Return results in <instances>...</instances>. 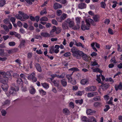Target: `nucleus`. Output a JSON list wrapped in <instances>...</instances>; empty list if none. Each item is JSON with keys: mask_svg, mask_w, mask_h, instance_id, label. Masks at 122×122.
Returning a JSON list of instances; mask_svg holds the SVG:
<instances>
[{"mask_svg": "<svg viewBox=\"0 0 122 122\" xmlns=\"http://www.w3.org/2000/svg\"><path fill=\"white\" fill-rule=\"evenodd\" d=\"M67 15L65 13L63 14L61 16V18L62 20H64L66 17Z\"/></svg>", "mask_w": 122, "mask_h": 122, "instance_id": "7c9ffc66", "label": "nucleus"}, {"mask_svg": "<svg viewBox=\"0 0 122 122\" xmlns=\"http://www.w3.org/2000/svg\"><path fill=\"white\" fill-rule=\"evenodd\" d=\"M17 82L18 84H22L23 81L21 78L18 79L17 80Z\"/></svg>", "mask_w": 122, "mask_h": 122, "instance_id": "ea45409f", "label": "nucleus"}, {"mask_svg": "<svg viewBox=\"0 0 122 122\" xmlns=\"http://www.w3.org/2000/svg\"><path fill=\"white\" fill-rule=\"evenodd\" d=\"M35 66L37 71L40 72H41L42 71L41 67L40 64L38 63H36L35 64Z\"/></svg>", "mask_w": 122, "mask_h": 122, "instance_id": "0eeeda50", "label": "nucleus"}, {"mask_svg": "<svg viewBox=\"0 0 122 122\" xmlns=\"http://www.w3.org/2000/svg\"><path fill=\"white\" fill-rule=\"evenodd\" d=\"M30 94H34L36 92V90L33 86H31L30 88Z\"/></svg>", "mask_w": 122, "mask_h": 122, "instance_id": "a211bd4d", "label": "nucleus"}, {"mask_svg": "<svg viewBox=\"0 0 122 122\" xmlns=\"http://www.w3.org/2000/svg\"><path fill=\"white\" fill-rule=\"evenodd\" d=\"M1 87L3 90L6 92L7 91L9 86L8 84H2Z\"/></svg>", "mask_w": 122, "mask_h": 122, "instance_id": "4468645a", "label": "nucleus"}, {"mask_svg": "<svg viewBox=\"0 0 122 122\" xmlns=\"http://www.w3.org/2000/svg\"><path fill=\"white\" fill-rule=\"evenodd\" d=\"M93 71L95 72H99L100 73H102L103 72L102 71L100 70L99 68H98L93 69Z\"/></svg>", "mask_w": 122, "mask_h": 122, "instance_id": "393cba45", "label": "nucleus"}, {"mask_svg": "<svg viewBox=\"0 0 122 122\" xmlns=\"http://www.w3.org/2000/svg\"><path fill=\"white\" fill-rule=\"evenodd\" d=\"M35 37L36 39H38L40 38L42 39V37L40 35H35Z\"/></svg>", "mask_w": 122, "mask_h": 122, "instance_id": "0e129e2a", "label": "nucleus"}, {"mask_svg": "<svg viewBox=\"0 0 122 122\" xmlns=\"http://www.w3.org/2000/svg\"><path fill=\"white\" fill-rule=\"evenodd\" d=\"M98 16L97 15H95L93 16V19L94 21L96 22H97L99 21Z\"/></svg>", "mask_w": 122, "mask_h": 122, "instance_id": "a878e982", "label": "nucleus"}, {"mask_svg": "<svg viewBox=\"0 0 122 122\" xmlns=\"http://www.w3.org/2000/svg\"><path fill=\"white\" fill-rule=\"evenodd\" d=\"M19 90L18 84H14L11 87L9 92L10 94L14 95L16 94V92L19 91Z\"/></svg>", "mask_w": 122, "mask_h": 122, "instance_id": "f03ea898", "label": "nucleus"}, {"mask_svg": "<svg viewBox=\"0 0 122 122\" xmlns=\"http://www.w3.org/2000/svg\"><path fill=\"white\" fill-rule=\"evenodd\" d=\"M76 25L78 26L80 25V21L79 18L78 17L76 18Z\"/></svg>", "mask_w": 122, "mask_h": 122, "instance_id": "f704fd0d", "label": "nucleus"}, {"mask_svg": "<svg viewBox=\"0 0 122 122\" xmlns=\"http://www.w3.org/2000/svg\"><path fill=\"white\" fill-rule=\"evenodd\" d=\"M5 4V0H2L0 1V7H2Z\"/></svg>", "mask_w": 122, "mask_h": 122, "instance_id": "bb28decb", "label": "nucleus"}, {"mask_svg": "<svg viewBox=\"0 0 122 122\" xmlns=\"http://www.w3.org/2000/svg\"><path fill=\"white\" fill-rule=\"evenodd\" d=\"M98 95L97 92L88 93L87 94V97H92Z\"/></svg>", "mask_w": 122, "mask_h": 122, "instance_id": "39448f33", "label": "nucleus"}, {"mask_svg": "<svg viewBox=\"0 0 122 122\" xmlns=\"http://www.w3.org/2000/svg\"><path fill=\"white\" fill-rule=\"evenodd\" d=\"M82 57L83 59L86 61H87L88 60V57L83 52V54L82 55L81 57Z\"/></svg>", "mask_w": 122, "mask_h": 122, "instance_id": "6ab92c4d", "label": "nucleus"}, {"mask_svg": "<svg viewBox=\"0 0 122 122\" xmlns=\"http://www.w3.org/2000/svg\"><path fill=\"white\" fill-rule=\"evenodd\" d=\"M61 31V29L60 28L58 27L56 29V34H59Z\"/></svg>", "mask_w": 122, "mask_h": 122, "instance_id": "3c124183", "label": "nucleus"}, {"mask_svg": "<svg viewBox=\"0 0 122 122\" xmlns=\"http://www.w3.org/2000/svg\"><path fill=\"white\" fill-rule=\"evenodd\" d=\"M4 29L7 32H8L9 31L8 28L5 25H3Z\"/></svg>", "mask_w": 122, "mask_h": 122, "instance_id": "052dcab7", "label": "nucleus"}, {"mask_svg": "<svg viewBox=\"0 0 122 122\" xmlns=\"http://www.w3.org/2000/svg\"><path fill=\"white\" fill-rule=\"evenodd\" d=\"M105 107L106 108L104 109V111L106 112L109 109L110 107L108 105H107L105 106Z\"/></svg>", "mask_w": 122, "mask_h": 122, "instance_id": "5fc2aeb1", "label": "nucleus"}, {"mask_svg": "<svg viewBox=\"0 0 122 122\" xmlns=\"http://www.w3.org/2000/svg\"><path fill=\"white\" fill-rule=\"evenodd\" d=\"M94 112L93 110L91 109H88L86 111V113L87 115H92Z\"/></svg>", "mask_w": 122, "mask_h": 122, "instance_id": "aec40b11", "label": "nucleus"}, {"mask_svg": "<svg viewBox=\"0 0 122 122\" xmlns=\"http://www.w3.org/2000/svg\"><path fill=\"white\" fill-rule=\"evenodd\" d=\"M35 73H34L33 72L31 73V74L28 76L27 77V78L28 79L31 80L34 76H35Z\"/></svg>", "mask_w": 122, "mask_h": 122, "instance_id": "4be33fe9", "label": "nucleus"}, {"mask_svg": "<svg viewBox=\"0 0 122 122\" xmlns=\"http://www.w3.org/2000/svg\"><path fill=\"white\" fill-rule=\"evenodd\" d=\"M71 51L72 53L73 56L76 58L80 59L81 58V56L83 54V52L77 49L75 47H73L71 49Z\"/></svg>", "mask_w": 122, "mask_h": 122, "instance_id": "f257e3e1", "label": "nucleus"}, {"mask_svg": "<svg viewBox=\"0 0 122 122\" xmlns=\"http://www.w3.org/2000/svg\"><path fill=\"white\" fill-rule=\"evenodd\" d=\"M80 28V25H77V26H75L73 27L72 28V29L74 30H77L79 29Z\"/></svg>", "mask_w": 122, "mask_h": 122, "instance_id": "69168bd1", "label": "nucleus"}, {"mask_svg": "<svg viewBox=\"0 0 122 122\" xmlns=\"http://www.w3.org/2000/svg\"><path fill=\"white\" fill-rule=\"evenodd\" d=\"M45 9V11L44 10H43L40 12V14L41 15H43L44 14H46L47 13V12L46 9Z\"/></svg>", "mask_w": 122, "mask_h": 122, "instance_id": "13d9d810", "label": "nucleus"}, {"mask_svg": "<svg viewBox=\"0 0 122 122\" xmlns=\"http://www.w3.org/2000/svg\"><path fill=\"white\" fill-rule=\"evenodd\" d=\"M71 54L70 52H68L65 53L64 55L63 56H64L66 57H68L71 55Z\"/></svg>", "mask_w": 122, "mask_h": 122, "instance_id": "de8ad7c7", "label": "nucleus"}, {"mask_svg": "<svg viewBox=\"0 0 122 122\" xmlns=\"http://www.w3.org/2000/svg\"><path fill=\"white\" fill-rule=\"evenodd\" d=\"M109 87L108 84H102L101 87L103 90H105L107 89Z\"/></svg>", "mask_w": 122, "mask_h": 122, "instance_id": "f3484780", "label": "nucleus"}, {"mask_svg": "<svg viewBox=\"0 0 122 122\" xmlns=\"http://www.w3.org/2000/svg\"><path fill=\"white\" fill-rule=\"evenodd\" d=\"M0 76L2 75L3 77H6L5 73L4 72H0Z\"/></svg>", "mask_w": 122, "mask_h": 122, "instance_id": "680f3d73", "label": "nucleus"}, {"mask_svg": "<svg viewBox=\"0 0 122 122\" xmlns=\"http://www.w3.org/2000/svg\"><path fill=\"white\" fill-rule=\"evenodd\" d=\"M54 8L56 10L58 8H60L62 7L61 5L57 3H55L54 5Z\"/></svg>", "mask_w": 122, "mask_h": 122, "instance_id": "f8f14e48", "label": "nucleus"}, {"mask_svg": "<svg viewBox=\"0 0 122 122\" xmlns=\"http://www.w3.org/2000/svg\"><path fill=\"white\" fill-rule=\"evenodd\" d=\"M41 85L43 87L46 89H47L49 87L48 84H41Z\"/></svg>", "mask_w": 122, "mask_h": 122, "instance_id": "6e6d98bb", "label": "nucleus"}, {"mask_svg": "<svg viewBox=\"0 0 122 122\" xmlns=\"http://www.w3.org/2000/svg\"><path fill=\"white\" fill-rule=\"evenodd\" d=\"M19 14H16L15 15V17L17 19H20L22 18V17Z\"/></svg>", "mask_w": 122, "mask_h": 122, "instance_id": "8fccbe9b", "label": "nucleus"}, {"mask_svg": "<svg viewBox=\"0 0 122 122\" xmlns=\"http://www.w3.org/2000/svg\"><path fill=\"white\" fill-rule=\"evenodd\" d=\"M4 49H0V55L3 56L4 55Z\"/></svg>", "mask_w": 122, "mask_h": 122, "instance_id": "603ef678", "label": "nucleus"}, {"mask_svg": "<svg viewBox=\"0 0 122 122\" xmlns=\"http://www.w3.org/2000/svg\"><path fill=\"white\" fill-rule=\"evenodd\" d=\"M88 122H97V121L95 117L91 116L89 117Z\"/></svg>", "mask_w": 122, "mask_h": 122, "instance_id": "ddd939ff", "label": "nucleus"}, {"mask_svg": "<svg viewBox=\"0 0 122 122\" xmlns=\"http://www.w3.org/2000/svg\"><path fill=\"white\" fill-rule=\"evenodd\" d=\"M41 36L45 37H50V35L47 32H42L41 33Z\"/></svg>", "mask_w": 122, "mask_h": 122, "instance_id": "2eb2a0df", "label": "nucleus"}, {"mask_svg": "<svg viewBox=\"0 0 122 122\" xmlns=\"http://www.w3.org/2000/svg\"><path fill=\"white\" fill-rule=\"evenodd\" d=\"M1 113L2 115L4 116H5L6 114V111L4 110H2L1 112Z\"/></svg>", "mask_w": 122, "mask_h": 122, "instance_id": "e2e57ef3", "label": "nucleus"}, {"mask_svg": "<svg viewBox=\"0 0 122 122\" xmlns=\"http://www.w3.org/2000/svg\"><path fill=\"white\" fill-rule=\"evenodd\" d=\"M108 32L110 34L113 35V33L112 30L110 28H109L108 30Z\"/></svg>", "mask_w": 122, "mask_h": 122, "instance_id": "338daca9", "label": "nucleus"}, {"mask_svg": "<svg viewBox=\"0 0 122 122\" xmlns=\"http://www.w3.org/2000/svg\"><path fill=\"white\" fill-rule=\"evenodd\" d=\"M40 20L41 21H48V20L47 17L45 16L40 18Z\"/></svg>", "mask_w": 122, "mask_h": 122, "instance_id": "a19ab883", "label": "nucleus"}, {"mask_svg": "<svg viewBox=\"0 0 122 122\" xmlns=\"http://www.w3.org/2000/svg\"><path fill=\"white\" fill-rule=\"evenodd\" d=\"M77 46L79 47L81 46L82 48H84V46L82 45V43L80 42H79L78 43Z\"/></svg>", "mask_w": 122, "mask_h": 122, "instance_id": "4d7b16f0", "label": "nucleus"}, {"mask_svg": "<svg viewBox=\"0 0 122 122\" xmlns=\"http://www.w3.org/2000/svg\"><path fill=\"white\" fill-rule=\"evenodd\" d=\"M63 113L66 114L67 115L69 113V110L67 108H65L63 109Z\"/></svg>", "mask_w": 122, "mask_h": 122, "instance_id": "c756f323", "label": "nucleus"}, {"mask_svg": "<svg viewBox=\"0 0 122 122\" xmlns=\"http://www.w3.org/2000/svg\"><path fill=\"white\" fill-rule=\"evenodd\" d=\"M65 76V73L64 72L62 73L60 76L57 75V77L59 78H63Z\"/></svg>", "mask_w": 122, "mask_h": 122, "instance_id": "c9c22d12", "label": "nucleus"}, {"mask_svg": "<svg viewBox=\"0 0 122 122\" xmlns=\"http://www.w3.org/2000/svg\"><path fill=\"white\" fill-rule=\"evenodd\" d=\"M62 14V11L61 10H58L57 11V15L58 16H60Z\"/></svg>", "mask_w": 122, "mask_h": 122, "instance_id": "864d4df0", "label": "nucleus"}, {"mask_svg": "<svg viewBox=\"0 0 122 122\" xmlns=\"http://www.w3.org/2000/svg\"><path fill=\"white\" fill-rule=\"evenodd\" d=\"M52 23L55 25H57V23L56 20L54 19H53L52 20Z\"/></svg>", "mask_w": 122, "mask_h": 122, "instance_id": "774afa93", "label": "nucleus"}, {"mask_svg": "<svg viewBox=\"0 0 122 122\" xmlns=\"http://www.w3.org/2000/svg\"><path fill=\"white\" fill-rule=\"evenodd\" d=\"M16 19L15 17H12L10 19V20L12 23L15 22Z\"/></svg>", "mask_w": 122, "mask_h": 122, "instance_id": "bf43d9fd", "label": "nucleus"}, {"mask_svg": "<svg viewBox=\"0 0 122 122\" xmlns=\"http://www.w3.org/2000/svg\"><path fill=\"white\" fill-rule=\"evenodd\" d=\"M101 104V102H96L93 104V106L95 107H97L100 106Z\"/></svg>", "mask_w": 122, "mask_h": 122, "instance_id": "5701e85b", "label": "nucleus"}, {"mask_svg": "<svg viewBox=\"0 0 122 122\" xmlns=\"http://www.w3.org/2000/svg\"><path fill=\"white\" fill-rule=\"evenodd\" d=\"M19 14L22 15L24 19H28L29 18V16L26 14L23 13L22 12L19 11Z\"/></svg>", "mask_w": 122, "mask_h": 122, "instance_id": "1a4fd4ad", "label": "nucleus"}, {"mask_svg": "<svg viewBox=\"0 0 122 122\" xmlns=\"http://www.w3.org/2000/svg\"><path fill=\"white\" fill-rule=\"evenodd\" d=\"M84 91H79L76 93V95L78 96H81L82 94L84 93Z\"/></svg>", "mask_w": 122, "mask_h": 122, "instance_id": "49530a36", "label": "nucleus"}, {"mask_svg": "<svg viewBox=\"0 0 122 122\" xmlns=\"http://www.w3.org/2000/svg\"><path fill=\"white\" fill-rule=\"evenodd\" d=\"M89 26H88L87 27L86 26H81V29L83 30H88L89 29Z\"/></svg>", "mask_w": 122, "mask_h": 122, "instance_id": "473e14b6", "label": "nucleus"}, {"mask_svg": "<svg viewBox=\"0 0 122 122\" xmlns=\"http://www.w3.org/2000/svg\"><path fill=\"white\" fill-rule=\"evenodd\" d=\"M115 87L116 91H117L118 90H121L122 89V84H116Z\"/></svg>", "mask_w": 122, "mask_h": 122, "instance_id": "dca6fc26", "label": "nucleus"}, {"mask_svg": "<svg viewBox=\"0 0 122 122\" xmlns=\"http://www.w3.org/2000/svg\"><path fill=\"white\" fill-rule=\"evenodd\" d=\"M69 70L73 71V72L79 71V70L76 67H73L69 69Z\"/></svg>", "mask_w": 122, "mask_h": 122, "instance_id": "58836bf2", "label": "nucleus"}, {"mask_svg": "<svg viewBox=\"0 0 122 122\" xmlns=\"http://www.w3.org/2000/svg\"><path fill=\"white\" fill-rule=\"evenodd\" d=\"M66 21L68 24L69 26L70 27H73L74 25V22L73 21L71 20L70 18H68L66 20Z\"/></svg>", "mask_w": 122, "mask_h": 122, "instance_id": "20e7f679", "label": "nucleus"}, {"mask_svg": "<svg viewBox=\"0 0 122 122\" xmlns=\"http://www.w3.org/2000/svg\"><path fill=\"white\" fill-rule=\"evenodd\" d=\"M32 52H29L27 54V58L29 59H31L32 56Z\"/></svg>", "mask_w": 122, "mask_h": 122, "instance_id": "79ce46f5", "label": "nucleus"}, {"mask_svg": "<svg viewBox=\"0 0 122 122\" xmlns=\"http://www.w3.org/2000/svg\"><path fill=\"white\" fill-rule=\"evenodd\" d=\"M47 80L49 81H51L52 82V83H53L54 84H57L56 81L55 80H54L53 79H52V78H48Z\"/></svg>", "mask_w": 122, "mask_h": 122, "instance_id": "37998d69", "label": "nucleus"}, {"mask_svg": "<svg viewBox=\"0 0 122 122\" xmlns=\"http://www.w3.org/2000/svg\"><path fill=\"white\" fill-rule=\"evenodd\" d=\"M39 91L40 94L42 96L45 95L46 94V92L42 89L39 90Z\"/></svg>", "mask_w": 122, "mask_h": 122, "instance_id": "c85d7f7f", "label": "nucleus"}, {"mask_svg": "<svg viewBox=\"0 0 122 122\" xmlns=\"http://www.w3.org/2000/svg\"><path fill=\"white\" fill-rule=\"evenodd\" d=\"M25 43V40H22L20 42L19 46L20 47H21L23 46H24Z\"/></svg>", "mask_w": 122, "mask_h": 122, "instance_id": "72a5a7b5", "label": "nucleus"}, {"mask_svg": "<svg viewBox=\"0 0 122 122\" xmlns=\"http://www.w3.org/2000/svg\"><path fill=\"white\" fill-rule=\"evenodd\" d=\"M82 120L85 122H88V118H87L86 116H83L81 117Z\"/></svg>", "mask_w": 122, "mask_h": 122, "instance_id": "cd10ccee", "label": "nucleus"}, {"mask_svg": "<svg viewBox=\"0 0 122 122\" xmlns=\"http://www.w3.org/2000/svg\"><path fill=\"white\" fill-rule=\"evenodd\" d=\"M86 23L87 25L88 26H90V23H93V20L90 18H88L86 19Z\"/></svg>", "mask_w": 122, "mask_h": 122, "instance_id": "6e6552de", "label": "nucleus"}, {"mask_svg": "<svg viewBox=\"0 0 122 122\" xmlns=\"http://www.w3.org/2000/svg\"><path fill=\"white\" fill-rule=\"evenodd\" d=\"M83 102V100L82 99H81L80 100H76L75 101V102L76 103H79L80 104H81Z\"/></svg>", "mask_w": 122, "mask_h": 122, "instance_id": "4c0bfd02", "label": "nucleus"}, {"mask_svg": "<svg viewBox=\"0 0 122 122\" xmlns=\"http://www.w3.org/2000/svg\"><path fill=\"white\" fill-rule=\"evenodd\" d=\"M72 74H67L66 75V77L68 80L69 82L72 84H76V81L74 79H73L71 77Z\"/></svg>", "mask_w": 122, "mask_h": 122, "instance_id": "7ed1b4c3", "label": "nucleus"}, {"mask_svg": "<svg viewBox=\"0 0 122 122\" xmlns=\"http://www.w3.org/2000/svg\"><path fill=\"white\" fill-rule=\"evenodd\" d=\"M78 7L79 8L81 9L85 8L86 7V5L84 3H81L78 4Z\"/></svg>", "mask_w": 122, "mask_h": 122, "instance_id": "9d476101", "label": "nucleus"}, {"mask_svg": "<svg viewBox=\"0 0 122 122\" xmlns=\"http://www.w3.org/2000/svg\"><path fill=\"white\" fill-rule=\"evenodd\" d=\"M90 89L89 91H93L96 90V87L94 86H89Z\"/></svg>", "mask_w": 122, "mask_h": 122, "instance_id": "2f4dec72", "label": "nucleus"}, {"mask_svg": "<svg viewBox=\"0 0 122 122\" xmlns=\"http://www.w3.org/2000/svg\"><path fill=\"white\" fill-rule=\"evenodd\" d=\"M93 100L96 101H100L101 97L99 96H96L93 98Z\"/></svg>", "mask_w": 122, "mask_h": 122, "instance_id": "e433bc0d", "label": "nucleus"}, {"mask_svg": "<svg viewBox=\"0 0 122 122\" xmlns=\"http://www.w3.org/2000/svg\"><path fill=\"white\" fill-rule=\"evenodd\" d=\"M88 80L87 79H82L80 83L81 84H86L88 83Z\"/></svg>", "mask_w": 122, "mask_h": 122, "instance_id": "412c9836", "label": "nucleus"}, {"mask_svg": "<svg viewBox=\"0 0 122 122\" xmlns=\"http://www.w3.org/2000/svg\"><path fill=\"white\" fill-rule=\"evenodd\" d=\"M113 98L112 97H111L110 98V100L107 103L109 104H111V105H112V101L113 100Z\"/></svg>", "mask_w": 122, "mask_h": 122, "instance_id": "09e8293b", "label": "nucleus"}, {"mask_svg": "<svg viewBox=\"0 0 122 122\" xmlns=\"http://www.w3.org/2000/svg\"><path fill=\"white\" fill-rule=\"evenodd\" d=\"M5 74L6 76L5 78H8L9 79L10 78V79H11V73L10 72H7L5 73Z\"/></svg>", "mask_w": 122, "mask_h": 122, "instance_id": "b1692460", "label": "nucleus"}, {"mask_svg": "<svg viewBox=\"0 0 122 122\" xmlns=\"http://www.w3.org/2000/svg\"><path fill=\"white\" fill-rule=\"evenodd\" d=\"M8 80H9V79L8 78H6L5 77L3 78L0 79V81L3 84H7L8 82Z\"/></svg>", "mask_w": 122, "mask_h": 122, "instance_id": "9b49d317", "label": "nucleus"}, {"mask_svg": "<svg viewBox=\"0 0 122 122\" xmlns=\"http://www.w3.org/2000/svg\"><path fill=\"white\" fill-rule=\"evenodd\" d=\"M62 25L63 29H68V24L67 22L66 21V20L62 23Z\"/></svg>", "mask_w": 122, "mask_h": 122, "instance_id": "423d86ee", "label": "nucleus"}, {"mask_svg": "<svg viewBox=\"0 0 122 122\" xmlns=\"http://www.w3.org/2000/svg\"><path fill=\"white\" fill-rule=\"evenodd\" d=\"M101 7L104 8H105V7L106 6V5L104 2H102L101 3Z\"/></svg>", "mask_w": 122, "mask_h": 122, "instance_id": "a18cd8bd", "label": "nucleus"}, {"mask_svg": "<svg viewBox=\"0 0 122 122\" xmlns=\"http://www.w3.org/2000/svg\"><path fill=\"white\" fill-rule=\"evenodd\" d=\"M9 45L10 46H14L15 44V43L13 41L10 42L8 43Z\"/></svg>", "mask_w": 122, "mask_h": 122, "instance_id": "c03bdc74", "label": "nucleus"}]
</instances>
